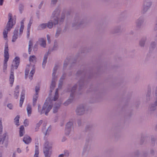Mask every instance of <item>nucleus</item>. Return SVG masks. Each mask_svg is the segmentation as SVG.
I'll use <instances>...</instances> for the list:
<instances>
[{
	"mask_svg": "<svg viewBox=\"0 0 157 157\" xmlns=\"http://www.w3.org/2000/svg\"><path fill=\"white\" fill-rule=\"evenodd\" d=\"M84 75V72L82 71H78L76 74V75L78 76L79 75H81L82 78L72 88L71 90V93L70 95L69 98L64 103V104L65 106H67L73 101L75 95V90L77 86V85H79V89H80L84 85V80L83 79L82 76Z\"/></svg>",
	"mask_w": 157,
	"mask_h": 157,
	"instance_id": "nucleus-1",
	"label": "nucleus"
},
{
	"mask_svg": "<svg viewBox=\"0 0 157 157\" xmlns=\"http://www.w3.org/2000/svg\"><path fill=\"white\" fill-rule=\"evenodd\" d=\"M20 63V58L18 57H16L13 60V64L11 65L10 71V73L9 77V81L11 87L13 86L14 79V69H17Z\"/></svg>",
	"mask_w": 157,
	"mask_h": 157,
	"instance_id": "nucleus-2",
	"label": "nucleus"
},
{
	"mask_svg": "<svg viewBox=\"0 0 157 157\" xmlns=\"http://www.w3.org/2000/svg\"><path fill=\"white\" fill-rule=\"evenodd\" d=\"M60 10L57 8L53 12L51 20L47 24V26L49 28L51 29L54 25L57 24L59 22L58 17L60 13Z\"/></svg>",
	"mask_w": 157,
	"mask_h": 157,
	"instance_id": "nucleus-3",
	"label": "nucleus"
},
{
	"mask_svg": "<svg viewBox=\"0 0 157 157\" xmlns=\"http://www.w3.org/2000/svg\"><path fill=\"white\" fill-rule=\"evenodd\" d=\"M9 21L7 22L6 27L3 32V37L4 38H6L7 37L8 32L10 31L11 29L13 27V26L15 24L13 21V19L12 18V14L9 13L8 14Z\"/></svg>",
	"mask_w": 157,
	"mask_h": 157,
	"instance_id": "nucleus-4",
	"label": "nucleus"
},
{
	"mask_svg": "<svg viewBox=\"0 0 157 157\" xmlns=\"http://www.w3.org/2000/svg\"><path fill=\"white\" fill-rule=\"evenodd\" d=\"M59 98V95H58V89H57L56 90V92L55 93L54 97V98H50L49 97L48 98H51V101H49V100H48L47 101V103H48L49 105L47 107L46 109H45L46 111H45V114L46 115H48V112L50 111V110L52 109V104L53 101H56Z\"/></svg>",
	"mask_w": 157,
	"mask_h": 157,
	"instance_id": "nucleus-5",
	"label": "nucleus"
},
{
	"mask_svg": "<svg viewBox=\"0 0 157 157\" xmlns=\"http://www.w3.org/2000/svg\"><path fill=\"white\" fill-rule=\"evenodd\" d=\"M52 145L48 141L44 143L43 147V152L45 157H50L52 153Z\"/></svg>",
	"mask_w": 157,
	"mask_h": 157,
	"instance_id": "nucleus-6",
	"label": "nucleus"
},
{
	"mask_svg": "<svg viewBox=\"0 0 157 157\" xmlns=\"http://www.w3.org/2000/svg\"><path fill=\"white\" fill-rule=\"evenodd\" d=\"M8 46L7 44H6L4 49V63L3 66V71L5 72L7 68V62L9 58V54L8 53Z\"/></svg>",
	"mask_w": 157,
	"mask_h": 157,
	"instance_id": "nucleus-7",
	"label": "nucleus"
},
{
	"mask_svg": "<svg viewBox=\"0 0 157 157\" xmlns=\"http://www.w3.org/2000/svg\"><path fill=\"white\" fill-rule=\"evenodd\" d=\"M152 5L151 0H145L143 2V7L141 11L142 13H145L150 9Z\"/></svg>",
	"mask_w": 157,
	"mask_h": 157,
	"instance_id": "nucleus-8",
	"label": "nucleus"
},
{
	"mask_svg": "<svg viewBox=\"0 0 157 157\" xmlns=\"http://www.w3.org/2000/svg\"><path fill=\"white\" fill-rule=\"evenodd\" d=\"M84 23L83 21L80 19L78 16L76 17L72 23V27H75L76 29H78Z\"/></svg>",
	"mask_w": 157,
	"mask_h": 157,
	"instance_id": "nucleus-9",
	"label": "nucleus"
},
{
	"mask_svg": "<svg viewBox=\"0 0 157 157\" xmlns=\"http://www.w3.org/2000/svg\"><path fill=\"white\" fill-rule=\"evenodd\" d=\"M57 69L58 67L57 66H55L53 69V72L52 74V82L50 86V91L51 93L52 91L54 89L55 86L56 78H55V75Z\"/></svg>",
	"mask_w": 157,
	"mask_h": 157,
	"instance_id": "nucleus-10",
	"label": "nucleus"
},
{
	"mask_svg": "<svg viewBox=\"0 0 157 157\" xmlns=\"http://www.w3.org/2000/svg\"><path fill=\"white\" fill-rule=\"evenodd\" d=\"M51 98H48L46 100V101L44 103L42 109L41 110H40V109L41 108V106L40 105H38V112L40 113V114H42L43 113H44L45 112V109H46L47 107V106H48V103L47 102V101H48V100H49V101H51Z\"/></svg>",
	"mask_w": 157,
	"mask_h": 157,
	"instance_id": "nucleus-11",
	"label": "nucleus"
},
{
	"mask_svg": "<svg viewBox=\"0 0 157 157\" xmlns=\"http://www.w3.org/2000/svg\"><path fill=\"white\" fill-rule=\"evenodd\" d=\"M73 125V123L72 122L70 121L67 123L65 130V133L66 135H69L70 134Z\"/></svg>",
	"mask_w": 157,
	"mask_h": 157,
	"instance_id": "nucleus-12",
	"label": "nucleus"
},
{
	"mask_svg": "<svg viewBox=\"0 0 157 157\" xmlns=\"http://www.w3.org/2000/svg\"><path fill=\"white\" fill-rule=\"evenodd\" d=\"M144 21V17L143 16L140 17L136 21V27L138 29L141 28Z\"/></svg>",
	"mask_w": 157,
	"mask_h": 157,
	"instance_id": "nucleus-13",
	"label": "nucleus"
},
{
	"mask_svg": "<svg viewBox=\"0 0 157 157\" xmlns=\"http://www.w3.org/2000/svg\"><path fill=\"white\" fill-rule=\"evenodd\" d=\"M85 110L84 106L81 105L78 107L76 111L77 115H81L84 113Z\"/></svg>",
	"mask_w": 157,
	"mask_h": 157,
	"instance_id": "nucleus-14",
	"label": "nucleus"
},
{
	"mask_svg": "<svg viewBox=\"0 0 157 157\" xmlns=\"http://www.w3.org/2000/svg\"><path fill=\"white\" fill-rule=\"evenodd\" d=\"M25 90L24 89H23L21 92L20 99V106L21 107H22V104L24 101V99L25 98Z\"/></svg>",
	"mask_w": 157,
	"mask_h": 157,
	"instance_id": "nucleus-15",
	"label": "nucleus"
},
{
	"mask_svg": "<svg viewBox=\"0 0 157 157\" xmlns=\"http://www.w3.org/2000/svg\"><path fill=\"white\" fill-rule=\"evenodd\" d=\"M38 42L41 47L43 48L46 47V45L45 39L40 38L39 39Z\"/></svg>",
	"mask_w": 157,
	"mask_h": 157,
	"instance_id": "nucleus-16",
	"label": "nucleus"
},
{
	"mask_svg": "<svg viewBox=\"0 0 157 157\" xmlns=\"http://www.w3.org/2000/svg\"><path fill=\"white\" fill-rule=\"evenodd\" d=\"M31 141V138L28 135H25L23 138V141L26 144H29L30 143Z\"/></svg>",
	"mask_w": 157,
	"mask_h": 157,
	"instance_id": "nucleus-17",
	"label": "nucleus"
},
{
	"mask_svg": "<svg viewBox=\"0 0 157 157\" xmlns=\"http://www.w3.org/2000/svg\"><path fill=\"white\" fill-rule=\"evenodd\" d=\"M7 136V132L4 133L2 135H0V145L3 144Z\"/></svg>",
	"mask_w": 157,
	"mask_h": 157,
	"instance_id": "nucleus-18",
	"label": "nucleus"
},
{
	"mask_svg": "<svg viewBox=\"0 0 157 157\" xmlns=\"http://www.w3.org/2000/svg\"><path fill=\"white\" fill-rule=\"evenodd\" d=\"M71 13V11H67L66 12H63L60 20V22H63L64 21L65 17V14H67V16L70 14Z\"/></svg>",
	"mask_w": 157,
	"mask_h": 157,
	"instance_id": "nucleus-19",
	"label": "nucleus"
},
{
	"mask_svg": "<svg viewBox=\"0 0 157 157\" xmlns=\"http://www.w3.org/2000/svg\"><path fill=\"white\" fill-rule=\"evenodd\" d=\"M19 86H17L15 89L14 93V97L15 98L17 99L19 96Z\"/></svg>",
	"mask_w": 157,
	"mask_h": 157,
	"instance_id": "nucleus-20",
	"label": "nucleus"
},
{
	"mask_svg": "<svg viewBox=\"0 0 157 157\" xmlns=\"http://www.w3.org/2000/svg\"><path fill=\"white\" fill-rule=\"evenodd\" d=\"M18 29H15L13 32V36L12 41L15 42L18 37Z\"/></svg>",
	"mask_w": 157,
	"mask_h": 157,
	"instance_id": "nucleus-21",
	"label": "nucleus"
},
{
	"mask_svg": "<svg viewBox=\"0 0 157 157\" xmlns=\"http://www.w3.org/2000/svg\"><path fill=\"white\" fill-rule=\"evenodd\" d=\"M48 54H46L44 55V56L43 62L42 63V66L43 68H44L47 62V59L48 58Z\"/></svg>",
	"mask_w": 157,
	"mask_h": 157,
	"instance_id": "nucleus-22",
	"label": "nucleus"
},
{
	"mask_svg": "<svg viewBox=\"0 0 157 157\" xmlns=\"http://www.w3.org/2000/svg\"><path fill=\"white\" fill-rule=\"evenodd\" d=\"M147 38L146 37H144L142 38L140 41V45L141 47H144V45L145 42Z\"/></svg>",
	"mask_w": 157,
	"mask_h": 157,
	"instance_id": "nucleus-23",
	"label": "nucleus"
},
{
	"mask_svg": "<svg viewBox=\"0 0 157 157\" xmlns=\"http://www.w3.org/2000/svg\"><path fill=\"white\" fill-rule=\"evenodd\" d=\"M47 27L46 23H43L39 25L37 27V30H42L44 29Z\"/></svg>",
	"mask_w": 157,
	"mask_h": 157,
	"instance_id": "nucleus-24",
	"label": "nucleus"
},
{
	"mask_svg": "<svg viewBox=\"0 0 157 157\" xmlns=\"http://www.w3.org/2000/svg\"><path fill=\"white\" fill-rule=\"evenodd\" d=\"M25 133V129L23 125L20 127L19 130V136L20 137L22 136Z\"/></svg>",
	"mask_w": 157,
	"mask_h": 157,
	"instance_id": "nucleus-25",
	"label": "nucleus"
},
{
	"mask_svg": "<svg viewBox=\"0 0 157 157\" xmlns=\"http://www.w3.org/2000/svg\"><path fill=\"white\" fill-rule=\"evenodd\" d=\"M65 76L66 74H63V75L61 77L59 84V88H60L62 87L63 83V80L64 79Z\"/></svg>",
	"mask_w": 157,
	"mask_h": 157,
	"instance_id": "nucleus-26",
	"label": "nucleus"
},
{
	"mask_svg": "<svg viewBox=\"0 0 157 157\" xmlns=\"http://www.w3.org/2000/svg\"><path fill=\"white\" fill-rule=\"evenodd\" d=\"M26 109L28 116H30L32 113V107L31 105L28 104L27 105Z\"/></svg>",
	"mask_w": 157,
	"mask_h": 157,
	"instance_id": "nucleus-27",
	"label": "nucleus"
},
{
	"mask_svg": "<svg viewBox=\"0 0 157 157\" xmlns=\"http://www.w3.org/2000/svg\"><path fill=\"white\" fill-rule=\"evenodd\" d=\"M29 59L30 63H35L36 62V58L34 55H33L30 56Z\"/></svg>",
	"mask_w": 157,
	"mask_h": 157,
	"instance_id": "nucleus-28",
	"label": "nucleus"
},
{
	"mask_svg": "<svg viewBox=\"0 0 157 157\" xmlns=\"http://www.w3.org/2000/svg\"><path fill=\"white\" fill-rule=\"evenodd\" d=\"M155 109V107L153 105H150L148 108V112L149 113H151L153 111H154Z\"/></svg>",
	"mask_w": 157,
	"mask_h": 157,
	"instance_id": "nucleus-29",
	"label": "nucleus"
},
{
	"mask_svg": "<svg viewBox=\"0 0 157 157\" xmlns=\"http://www.w3.org/2000/svg\"><path fill=\"white\" fill-rule=\"evenodd\" d=\"M20 117L19 115H17L14 119V123L17 126L19 125H20L19 124V119Z\"/></svg>",
	"mask_w": 157,
	"mask_h": 157,
	"instance_id": "nucleus-30",
	"label": "nucleus"
},
{
	"mask_svg": "<svg viewBox=\"0 0 157 157\" xmlns=\"http://www.w3.org/2000/svg\"><path fill=\"white\" fill-rule=\"evenodd\" d=\"M38 98V94H35L33 97V105L34 106L36 103V101Z\"/></svg>",
	"mask_w": 157,
	"mask_h": 157,
	"instance_id": "nucleus-31",
	"label": "nucleus"
},
{
	"mask_svg": "<svg viewBox=\"0 0 157 157\" xmlns=\"http://www.w3.org/2000/svg\"><path fill=\"white\" fill-rule=\"evenodd\" d=\"M29 49L28 52L29 54L31 53V52L32 50V48L33 47V42L31 40H30L29 42Z\"/></svg>",
	"mask_w": 157,
	"mask_h": 157,
	"instance_id": "nucleus-32",
	"label": "nucleus"
},
{
	"mask_svg": "<svg viewBox=\"0 0 157 157\" xmlns=\"http://www.w3.org/2000/svg\"><path fill=\"white\" fill-rule=\"evenodd\" d=\"M60 103L58 104L55 105L53 108V112L54 113H56L60 106Z\"/></svg>",
	"mask_w": 157,
	"mask_h": 157,
	"instance_id": "nucleus-33",
	"label": "nucleus"
},
{
	"mask_svg": "<svg viewBox=\"0 0 157 157\" xmlns=\"http://www.w3.org/2000/svg\"><path fill=\"white\" fill-rule=\"evenodd\" d=\"M35 141H36L35 143V151H38L39 150V143L38 142V139L37 138L35 139Z\"/></svg>",
	"mask_w": 157,
	"mask_h": 157,
	"instance_id": "nucleus-34",
	"label": "nucleus"
},
{
	"mask_svg": "<svg viewBox=\"0 0 157 157\" xmlns=\"http://www.w3.org/2000/svg\"><path fill=\"white\" fill-rule=\"evenodd\" d=\"M148 89H149L148 90V92L147 93L146 95V99L148 100L150 99V95L151 93V86H148Z\"/></svg>",
	"mask_w": 157,
	"mask_h": 157,
	"instance_id": "nucleus-35",
	"label": "nucleus"
},
{
	"mask_svg": "<svg viewBox=\"0 0 157 157\" xmlns=\"http://www.w3.org/2000/svg\"><path fill=\"white\" fill-rule=\"evenodd\" d=\"M35 70L34 69H33L31 71L29 75V78L31 80L33 78V76L35 73Z\"/></svg>",
	"mask_w": 157,
	"mask_h": 157,
	"instance_id": "nucleus-36",
	"label": "nucleus"
},
{
	"mask_svg": "<svg viewBox=\"0 0 157 157\" xmlns=\"http://www.w3.org/2000/svg\"><path fill=\"white\" fill-rule=\"evenodd\" d=\"M24 5L23 4L21 3L19 4V10L21 13H22V11L24 10Z\"/></svg>",
	"mask_w": 157,
	"mask_h": 157,
	"instance_id": "nucleus-37",
	"label": "nucleus"
},
{
	"mask_svg": "<svg viewBox=\"0 0 157 157\" xmlns=\"http://www.w3.org/2000/svg\"><path fill=\"white\" fill-rule=\"evenodd\" d=\"M156 43L155 42H152L151 44V46L150 49L151 50H152L156 47Z\"/></svg>",
	"mask_w": 157,
	"mask_h": 157,
	"instance_id": "nucleus-38",
	"label": "nucleus"
},
{
	"mask_svg": "<svg viewBox=\"0 0 157 157\" xmlns=\"http://www.w3.org/2000/svg\"><path fill=\"white\" fill-rule=\"evenodd\" d=\"M61 29L60 28L58 29L55 34V37L56 38L58 37L59 36L61 33Z\"/></svg>",
	"mask_w": 157,
	"mask_h": 157,
	"instance_id": "nucleus-39",
	"label": "nucleus"
},
{
	"mask_svg": "<svg viewBox=\"0 0 157 157\" xmlns=\"http://www.w3.org/2000/svg\"><path fill=\"white\" fill-rule=\"evenodd\" d=\"M33 19L31 18L30 19L29 24L27 26V30H29V29H30V27L33 23Z\"/></svg>",
	"mask_w": 157,
	"mask_h": 157,
	"instance_id": "nucleus-40",
	"label": "nucleus"
},
{
	"mask_svg": "<svg viewBox=\"0 0 157 157\" xmlns=\"http://www.w3.org/2000/svg\"><path fill=\"white\" fill-rule=\"evenodd\" d=\"M2 120V118H0V134L2 133L3 130V126Z\"/></svg>",
	"mask_w": 157,
	"mask_h": 157,
	"instance_id": "nucleus-41",
	"label": "nucleus"
},
{
	"mask_svg": "<svg viewBox=\"0 0 157 157\" xmlns=\"http://www.w3.org/2000/svg\"><path fill=\"white\" fill-rule=\"evenodd\" d=\"M40 87L39 86H36L35 88V90L36 93L35 94H38V92L40 90Z\"/></svg>",
	"mask_w": 157,
	"mask_h": 157,
	"instance_id": "nucleus-42",
	"label": "nucleus"
},
{
	"mask_svg": "<svg viewBox=\"0 0 157 157\" xmlns=\"http://www.w3.org/2000/svg\"><path fill=\"white\" fill-rule=\"evenodd\" d=\"M69 62V60L67 59H66L64 63L63 67L64 68H66L68 65V63Z\"/></svg>",
	"mask_w": 157,
	"mask_h": 157,
	"instance_id": "nucleus-43",
	"label": "nucleus"
},
{
	"mask_svg": "<svg viewBox=\"0 0 157 157\" xmlns=\"http://www.w3.org/2000/svg\"><path fill=\"white\" fill-rule=\"evenodd\" d=\"M51 127H49L47 129V130L46 131V133H45V134L46 135H47V134H48L51 131Z\"/></svg>",
	"mask_w": 157,
	"mask_h": 157,
	"instance_id": "nucleus-44",
	"label": "nucleus"
},
{
	"mask_svg": "<svg viewBox=\"0 0 157 157\" xmlns=\"http://www.w3.org/2000/svg\"><path fill=\"white\" fill-rule=\"evenodd\" d=\"M64 155L65 157H68L69 155V151L67 150L65 151Z\"/></svg>",
	"mask_w": 157,
	"mask_h": 157,
	"instance_id": "nucleus-45",
	"label": "nucleus"
},
{
	"mask_svg": "<svg viewBox=\"0 0 157 157\" xmlns=\"http://www.w3.org/2000/svg\"><path fill=\"white\" fill-rule=\"evenodd\" d=\"M24 125L26 127V126H28L29 125L28 120L27 119H25L24 121Z\"/></svg>",
	"mask_w": 157,
	"mask_h": 157,
	"instance_id": "nucleus-46",
	"label": "nucleus"
},
{
	"mask_svg": "<svg viewBox=\"0 0 157 157\" xmlns=\"http://www.w3.org/2000/svg\"><path fill=\"white\" fill-rule=\"evenodd\" d=\"M58 48V45L57 43H55L54 45V47H53V50H56Z\"/></svg>",
	"mask_w": 157,
	"mask_h": 157,
	"instance_id": "nucleus-47",
	"label": "nucleus"
},
{
	"mask_svg": "<svg viewBox=\"0 0 157 157\" xmlns=\"http://www.w3.org/2000/svg\"><path fill=\"white\" fill-rule=\"evenodd\" d=\"M24 28V25H21L20 29V34H21L23 32V30Z\"/></svg>",
	"mask_w": 157,
	"mask_h": 157,
	"instance_id": "nucleus-48",
	"label": "nucleus"
},
{
	"mask_svg": "<svg viewBox=\"0 0 157 157\" xmlns=\"http://www.w3.org/2000/svg\"><path fill=\"white\" fill-rule=\"evenodd\" d=\"M43 122V121L42 120L40 121L39 122L37 123L36 124V126L37 127H39L40 126V125H41V124H42Z\"/></svg>",
	"mask_w": 157,
	"mask_h": 157,
	"instance_id": "nucleus-49",
	"label": "nucleus"
},
{
	"mask_svg": "<svg viewBox=\"0 0 157 157\" xmlns=\"http://www.w3.org/2000/svg\"><path fill=\"white\" fill-rule=\"evenodd\" d=\"M29 70L27 69H26V70H25V77L26 78H27V76L29 74Z\"/></svg>",
	"mask_w": 157,
	"mask_h": 157,
	"instance_id": "nucleus-50",
	"label": "nucleus"
},
{
	"mask_svg": "<svg viewBox=\"0 0 157 157\" xmlns=\"http://www.w3.org/2000/svg\"><path fill=\"white\" fill-rule=\"evenodd\" d=\"M57 1L58 0H51V4L53 5L55 4L57 2Z\"/></svg>",
	"mask_w": 157,
	"mask_h": 157,
	"instance_id": "nucleus-51",
	"label": "nucleus"
},
{
	"mask_svg": "<svg viewBox=\"0 0 157 157\" xmlns=\"http://www.w3.org/2000/svg\"><path fill=\"white\" fill-rule=\"evenodd\" d=\"M7 107L10 109H13V106L11 104H9L7 105Z\"/></svg>",
	"mask_w": 157,
	"mask_h": 157,
	"instance_id": "nucleus-52",
	"label": "nucleus"
},
{
	"mask_svg": "<svg viewBox=\"0 0 157 157\" xmlns=\"http://www.w3.org/2000/svg\"><path fill=\"white\" fill-rule=\"evenodd\" d=\"M35 153L33 157H38V155L39 154V151H35Z\"/></svg>",
	"mask_w": 157,
	"mask_h": 157,
	"instance_id": "nucleus-53",
	"label": "nucleus"
},
{
	"mask_svg": "<svg viewBox=\"0 0 157 157\" xmlns=\"http://www.w3.org/2000/svg\"><path fill=\"white\" fill-rule=\"evenodd\" d=\"M47 40H48V43H50V42H51L50 37V36H49V35H47Z\"/></svg>",
	"mask_w": 157,
	"mask_h": 157,
	"instance_id": "nucleus-54",
	"label": "nucleus"
},
{
	"mask_svg": "<svg viewBox=\"0 0 157 157\" xmlns=\"http://www.w3.org/2000/svg\"><path fill=\"white\" fill-rule=\"evenodd\" d=\"M121 30V28L120 27H118L117 29H116L115 32V33H118Z\"/></svg>",
	"mask_w": 157,
	"mask_h": 157,
	"instance_id": "nucleus-55",
	"label": "nucleus"
},
{
	"mask_svg": "<svg viewBox=\"0 0 157 157\" xmlns=\"http://www.w3.org/2000/svg\"><path fill=\"white\" fill-rule=\"evenodd\" d=\"M156 97V100L154 104L155 106H157V94L156 95H155Z\"/></svg>",
	"mask_w": 157,
	"mask_h": 157,
	"instance_id": "nucleus-56",
	"label": "nucleus"
},
{
	"mask_svg": "<svg viewBox=\"0 0 157 157\" xmlns=\"http://www.w3.org/2000/svg\"><path fill=\"white\" fill-rule=\"evenodd\" d=\"M30 29H29V30H27V36L28 37H29L30 35Z\"/></svg>",
	"mask_w": 157,
	"mask_h": 157,
	"instance_id": "nucleus-57",
	"label": "nucleus"
},
{
	"mask_svg": "<svg viewBox=\"0 0 157 157\" xmlns=\"http://www.w3.org/2000/svg\"><path fill=\"white\" fill-rule=\"evenodd\" d=\"M4 0H0V5L2 6L3 4Z\"/></svg>",
	"mask_w": 157,
	"mask_h": 157,
	"instance_id": "nucleus-58",
	"label": "nucleus"
},
{
	"mask_svg": "<svg viewBox=\"0 0 157 157\" xmlns=\"http://www.w3.org/2000/svg\"><path fill=\"white\" fill-rule=\"evenodd\" d=\"M17 151L18 153H20L21 152V150L20 148H18L17 149Z\"/></svg>",
	"mask_w": 157,
	"mask_h": 157,
	"instance_id": "nucleus-59",
	"label": "nucleus"
},
{
	"mask_svg": "<svg viewBox=\"0 0 157 157\" xmlns=\"http://www.w3.org/2000/svg\"><path fill=\"white\" fill-rule=\"evenodd\" d=\"M154 29L155 31H156L157 30V23L155 24Z\"/></svg>",
	"mask_w": 157,
	"mask_h": 157,
	"instance_id": "nucleus-60",
	"label": "nucleus"
},
{
	"mask_svg": "<svg viewBox=\"0 0 157 157\" xmlns=\"http://www.w3.org/2000/svg\"><path fill=\"white\" fill-rule=\"evenodd\" d=\"M43 2H41L40 3V5H39V9L43 5Z\"/></svg>",
	"mask_w": 157,
	"mask_h": 157,
	"instance_id": "nucleus-61",
	"label": "nucleus"
},
{
	"mask_svg": "<svg viewBox=\"0 0 157 157\" xmlns=\"http://www.w3.org/2000/svg\"><path fill=\"white\" fill-rule=\"evenodd\" d=\"M25 21V19H24L21 22V25H24V22Z\"/></svg>",
	"mask_w": 157,
	"mask_h": 157,
	"instance_id": "nucleus-62",
	"label": "nucleus"
},
{
	"mask_svg": "<svg viewBox=\"0 0 157 157\" xmlns=\"http://www.w3.org/2000/svg\"><path fill=\"white\" fill-rule=\"evenodd\" d=\"M39 128L38 127H37V126H36V128L35 129V132H37L39 130Z\"/></svg>",
	"mask_w": 157,
	"mask_h": 157,
	"instance_id": "nucleus-63",
	"label": "nucleus"
},
{
	"mask_svg": "<svg viewBox=\"0 0 157 157\" xmlns=\"http://www.w3.org/2000/svg\"><path fill=\"white\" fill-rule=\"evenodd\" d=\"M150 152L152 155H154L155 153V151L153 150H152Z\"/></svg>",
	"mask_w": 157,
	"mask_h": 157,
	"instance_id": "nucleus-64",
	"label": "nucleus"
}]
</instances>
